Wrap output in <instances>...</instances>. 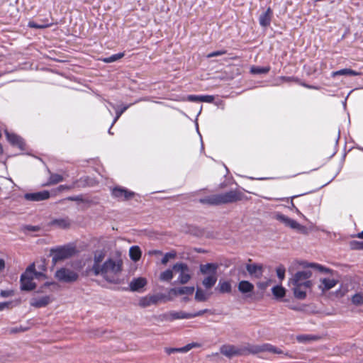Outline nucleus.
<instances>
[{
	"label": "nucleus",
	"mask_w": 363,
	"mask_h": 363,
	"mask_svg": "<svg viewBox=\"0 0 363 363\" xmlns=\"http://www.w3.org/2000/svg\"><path fill=\"white\" fill-rule=\"evenodd\" d=\"M105 254L101 251H96L94 254V264L91 267V270L93 271L94 274L96 272V268L99 267L100 268L103 263L102 261L104 259Z\"/></svg>",
	"instance_id": "5701e85b"
},
{
	"label": "nucleus",
	"mask_w": 363,
	"mask_h": 363,
	"mask_svg": "<svg viewBox=\"0 0 363 363\" xmlns=\"http://www.w3.org/2000/svg\"><path fill=\"white\" fill-rule=\"evenodd\" d=\"M246 350L249 352V353L252 354H257L264 352L278 354H284V352L281 349L269 343L259 345H249L246 346Z\"/></svg>",
	"instance_id": "0eeeda50"
},
{
	"label": "nucleus",
	"mask_w": 363,
	"mask_h": 363,
	"mask_svg": "<svg viewBox=\"0 0 363 363\" xmlns=\"http://www.w3.org/2000/svg\"><path fill=\"white\" fill-rule=\"evenodd\" d=\"M63 181V177L60 174H52L50 177V179L48 183L45 184L46 186L52 185L57 184L60 182Z\"/></svg>",
	"instance_id": "2f4dec72"
},
{
	"label": "nucleus",
	"mask_w": 363,
	"mask_h": 363,
	"mask_svg": "<svg viewBox=\"0 0 363 363\" xmlns=\"http://www.w3.org/2000/svg\"><path fill=\"white\" fill-rule=\"evenodd\" d=\"M199 346L200 345L198 343H194V342L190 343V344L186 345L184 347L177 348V352L185 353V352H189L191 349H193L194 347H199Z\"/></svg>",
	"instance_id": "58836bf2"
},
{
	"label": "nucleus",
	"mask_w": 363,
	"mask_h": 363,
	"mask_svg": "<svg viewBox=\"0 0 363 363\" xmlns=\"http://www.w3.org/2000/svg\"><path fill=\"white\" fill-rule=\"evenodd\" d=\"M285 272L286 269L283 265H279L276 269L277 275L281 281L285 278Z\"/></svg>",
	"instance_id": "79ce46f5"
},
{
	"label": "nucleus",
	"mask_w": 363,
	"mask_h": 363,
	"mask_svg": "<svg viewBox=\"0 0 363 363\" xmlns=\"http://www.w3.org/2000/svg\"><path fill=\"white\" fill-rule=\"evenodd\" d=\"M128 106H125L123 108L121 111H118L116 112V117L113 120V123H116V121L119 118V117L121 116V114L128 108Z\"/></svg>",
	"instance_id": "603ef678"
},
{
	"label": "nucleus",
	"mask_w": 363,
	"mask_h": 363,
	"mask_svg": "<svg viewBox=\"0 0 363 363\" xmlns=\"http://www.w3.org/2000/svg\"><path fill=\"white\" fill-rule=\"evenodd\" d=\"M48 24H38L33 21H30L28 23V26L30 28H38V29H43L45 28L48 27Z\"/></svg>",
	"instance_id": "c03bdc74"
},
{
	"label": "nucleus",
	"mask_w": 363,
	"mask_h": 363,
	"mask_svg": "<svg viewBox=\"0 0 363 363\" xmlns=\"http://www.w3.org/2000/svg\"><path fill=\"white\" fill-rule=\"evenodd\" d=\"M25 229H26L27 230H29V231L35 232V231H38L39 230V227H38V226H33V225H27V226L25 227Z\"/></svg>",
	"instance_id": "864d4df0"
},
{
	"label": "nucleus",
	"mask_w": 363,
	"mask_h": 363,
	"mask_svg": "<svg viewBox=\"0 0 363 363\" xmlns=\"http://www.w3.org/2000/svg\"><path fill=\"white\" fill-rule=\"evenodd\" d=\"M207 311H208L207 309H204V310H202V311H198L196 313H189V315H190L189 318H195V317H197V316H201L203 314H204L206 312H207Z\"/></svg>",
	"instance_id": "de8ad7c7"
},
{
	"label": "nucleus",
	"mask_w": 363,
	"mask_h": 363,
	"mask_svg": "<svg viewBox=\"0 0 363 363\" xmlns=\"http://www.w3.org/2000/svg\"><path fill=\"white\" fill-rule=\"evenodd\" d=\"M270 69L269 67H251L250 72L251 73L254 74H266L267 73Z\"/></svg>",
	"instance_id": "f704fd0d"
},
{
	"label": "nucleus",
	"mask_w": 363,
	"mask_h": 363,
	"mask_svg": "<svg viewBox=\"0 0 363 363\" xmlns=\"http://www.w3.org/2000/svg\"><path fill=\"white\" fill-rule=\"evenodd\" d=\"M129 255L131 259L136 262L140 259L141 257V250L138 246H133L130 248Z\"/></svg>",
	"instance_id": "a878e982"
},
{
	"label": "nucleus",
	"mask_w": 363,
	"mask_h": 363,
	"mask_svg": "<svg viewBox=\"0 0 363 363\" xmlns=\"http://www.w3.org/2000/svg\"><path fill=\"white\" fill-rule=\"evenodd\" d=\"M242 194L237 191H230L224 194L211 195L201 199L203 203L220 205L236 202L242 199Z\"/></svg>",
	"instance_id": "20e7f679"
},
{
	"label": "nucleus",
	"mask_w": 363,
	"mask_h": 363,
	"mask_svg": "<svg viewBox=\"0 0 363 363\" xmlns=\"http://www.w3.org/2000/svg\"><path fill=\"white\" fill-rule=\"evenodd\" d=\"M176 257L175 252H167L166 253L161 260L162 264H167L170 259H174Z\"/></svg>",
	"instance_id": "a19ab883"
},
{
	"label": "nucleus",
	"mask_w": 363,
	"mask_h": 363,
	"mask_svg": "<svg viewBox=\"0 0 363 363\" xmlns=\"http://www.w3.org/2000/svg\"><path fill=\"white\" fill-rule=\"evenodd\" d=\"M51 302L50 296H43L40 297H33L30 301V304L35 308H42L48 305Z\"/></svg>",
	"instance_id": "4468645a"
},
{
	"label": "nucleus",
	"mask_w": 363,
	"mask_h": 363,
	"mask_svg": "<svg viewBox=\"0 0 363 363\" xmlns=\"http://www.w3.org/2000/svg\"><path fill=\"white\" fill-rule=\"evenodd\" d=\"M216 281V274H210L203 279L202 284L206 289H211L215 285Z\"/></svg>",
	"instance_id": "393cba45"
},
{
	"label": "nucleus",
	"mask_w": 363,
	"mask_h": 363,
	"mask_svg": "<svg viewBox=\"0 0 363 363\" xmlns=\"http://www.w3.org/2000/svg\"><path fill=\"white\" fill-rule=\"evenodd\" d=\"M165 352H166L168 354H171L172 353H174V352H177V348L166 347V348H165Z\"/></svg>",
	"instance_id": "6e6d98bb"
},
{
	"label": "nucleus",
	"mask_w": 363,
	"mask_h": 363,
	"mask_svg": "<svg viewBox=\"0 0 363 363\" xmlns=\"http://www.w3.org/2000/svg\"><path fill=\"white\" fill-rule=\"evenodd\" d=\"M207 298L208 295L206 293L201 289H197L195 294V299L198 301H205Z\"/></svg>",
	"instance_id": "c9c22d12"
},
{
	"label": "nucleus",
	"mask_w": 363,
	"mask_h": 363,
	"mask_svg": "<svg viewBox=\"0 0 363 363\" xmlns=\"http://www.w3.org/2000/svg\"><path fill=\"white\" fill-rule=\"evenodd\" d=\"M55 276L60 281L65 283L74 282L79 278V274L77 272L65 267L57 270Z\"/></svg>",
	"instance_id": "6e6552de"
},
{
	"label": "nucleus",
	"mask_w": 363,
	"mask_h": 363,
	"mask_svg": "<svg viewBox=\"0 0 363 363\" xmlns=\"http://www.w3.org/2000/svg\"><path fill=\"white\" fill-rule=\"evenodd\" d=\"M357 237L358 238H360V239H363V231L361 232V233H359L357 235Z\"/></svg>",
	"instance_id": "680f3d73"
},
{
	"label": "nucleus",
	"mask_w": 363,
	"mask_h": 363,
	"mask_svg": "<svg viewBox=\"0 0 363 363\" xmlns=\"http://www.w3.org/2000/svg\"><path fill=\"white\" fill-rule=\"evenodd\" d=\"M18 330L16 329H13L12 332H17Z\"/></svg>",
	"instance_id": "338daca9"
},
{
	"label": "nucleus",
	"mask_w": 363,
	"mask_h": 363,
	"mask_svg": "<svg viewBox=\"0 0 363 363\" xmlns=\"http://www.w3.org/2000/svg\"><path fill=\"white\" fill-rule=\"evenodd\" d=\"M9 305H10V303H9V302L0 303V311H3L6 308L9 307Z\"/></svg>",
	"instance_id": "5fc2aeb1"
},
{
	"label": "nucleus",
	"mask_w": 363,
	"mask_h": 363,
	"mask_svg": "<svg viewBox=\"0 0 363 363\" xmlns=\"http://www.w3.org/2000/svg\"><path fill=\"white\" fill-rule=\"evenodd\" d=\"M1 296L2 297H9L13 295V291L11 290H3L0 293Z\"/></svg>",
	"instance_id": "09e8293b"
},
{
	"label": "nucleus",
	"mask_w": 363,
	"mask_h": 363,
	"mask_svg": "<svg viewBox=\"0 0 363 363\" xmlns=\"http://www.w3.org/2000/svg\"><path fill=\"white\" fill-rule=\"evenodd\" d=\"M311 276V271L306 269L296 272L289 279V284L292 285L294 295L296 298L303 300L306 297L307 291L313 286V282L309 279Z\"/></svg>",
	"instance_id": "f257e3e1"
},
{
	"label": "nucleus",
	"mask_w": 363,
	"mask_h": 363,
	"mask_svg": "<svg viewBox=\"0 0 363 363\" xmlns=\"http://www.w3.org/2000/svg\"><path fill=\"white\" fill-rule=\"evenodd\" d=\"M297 196H292V197H291V199H293L294 198H296V197H297Z\"/></svg>",
	"instance_id": "774afa93"
},
{
	"label": "nucleus",
	"mask_w": 363,
	"mask_h": 363,
	"mask_svg": "<svg viewBox=\"0 0 363 363\" xmlns=\"http://www.w3.org/2000/svg\"><path fill=\"white\" fill-rule=\"evenodd\" d=\"M178 291H179V288H174V289H170L169 293L172 294H174V296H179V294Z\"/></svg>",
	"instance_id": "4d7b16f0"
},
{
	"label": "nucleus",
	"mask_w": 363,
	"mask_h": 363,
	"mask_svg": "<svg viewBox=\"0 0 363 363\" xmlns=\"http://www.w3.org/2000/svg\"><path fill=\"white\" fill-rule=\"evenodd\" d=\"M352 246L355 249L363 250V242H353Z\"/></svg>",
	"instance_id": "8fccbe9b"
},
{
	"label": "nucleus",
	"mask_w": 363,
	"mask_h": 363,
	"mask_svg": "<svg viewBox=\"0 0 363 363\" xmlns=\"http://www.w3.org/2000/svg\"><path fill=\"white\" fill-rule=\"evenodd\" d=\"M123 262L121 259H108L104 262L100 268H96L94 275L103 277L107 281L116 282L122 271Z\"/></svg>",
	"instance_id": "f03ea898"
},
{
	"label": "nucleus",
	"mask_w": 363,
	"mask_h": 363,
	"mask_svg": "<svg viewBox=\"0 0 363 363\" xmlns=\"http://www.w3.org/2000/svg\"><path fill=\"white\" fill-rule=\"evenodd\" d=\"M187 99L190 101H194V102H199V101H200V96L189 95V96H188Z\"/></svg>",
	"instance_id": "3c124183"
},
{
	"label": "nucleus",
	"mask_w": 363,
	"mask_h": 363,
	"mask_svg": "<svg viewBox=\"0 0 363 363\" xmlns=\"http://www.w3.org/2000/svg\"><path fill=\"white\" fill-rule=\"evenodd\" d=\"M162 296L160 295H148L142 297L138 302V305L140 307L146 308L152 305L157 304L161 299Z\"/></svg>",
	"instance_id": "f8f14e48"
},
{
	"label": "nucleus",
	"mask_w": 363,
	"mask_h": 363,
	"mask_svg": "<svg viewBox=\"0 0 363 363\" xmlns=\"http://www.w3.org/2000/svg\"><path fill=\"white\" fill-rule=\"evenodd\" d=\"M173 271L178 274V282L181 284L188 283L191 279V271L188 265L183 262H177L173 266Z\"/></svg>",
	"instance_id": "423d86ee"
},
{
	"label": "nucleus",
	"mask_w": 363,
	"mask_h": 363,
	"mask_svg": "<svg viewBox=\"0 0 363 363\" xmlns=\"http://www.w3.org/2000/svg\"><path fill=\"white\" fill-rule=\"evenodd\" d=\"M173 272H174L173 269L172 270L167 269V270L164 271L160 275V280L164 281H171L174 276Z\"/></svg>",
	"instance_id": "473e14b6"
},
{
	"label": "nucleus",
	"mask_w": 363,
	"mask_h": 363,
	"mask_svg": "<svg viewBox=\"0 0 363 363\" xmlns=\"http://www.w3.org/2000/svg\"><path fill=\"white\" fill-rule=\"evenodd\" d=\"M275 218L277 220L280 221L281 223H284L286 226H288L291 229L296 230L298 232L303 234L308 233V230L306 227L299 224L295 220L291 219L285 215L277 213L276 214Z\"/></svg>",
	"instance_id": "1a4fd4ad"
},
{
	"label": "nucleus",
	"mask_w": 363,
	"mask_h": 363,
	"mask_svg": "<svg viewBox=\"0 0 363 363\" xmlns=\"http://www.w3.org/2000/svg\"><path fill=\"white\" fill-rule=\"evenodd\" d=\"M352 303L356 306H360L363 303V293H357L352 297Z\"/></svg>",
	"instance_id": "e433bc0d"
},
{
	"label": "nucleus",
	"mask_w": 363,
	"mask_h": 363,
	"mask_svg": "<svg viewBox=\"0 0 363 363\" xmlns=\"http://www.w3.org/2000/svg\"><path fill=\"white\" fill-rule=\"evenodd\" d=\"M50 197V193L48 191H43L35 193H29L25 195V199L29 201H43L48 199Z\"/></svg>",
	"instance_id": "dca6fc26"
},
{
	"label": "nucleus",
	"mask_w": 363,
	"mask_h": 363,
	"mask_svg": "<svg viewBox=\"0 0 363 363\" xmlns=\"http://www.w3.org/2000/svg\"><path fill=\"white\" fill-rule=\"evenodd\" d=\"M147 284V280L143 277H138L133 279L130 284L129 286L130 290L133 291H138L140 289L143 288Z\"/></svg>",
	"instance_id": "a211bd4d"
},
{
	"label": "nucleus",
	"mask_w": 363,
	"mask_h": 363,
	"mask_svg": "<svg viewBox=\"0 0 363 363\" xmlns=\"http://www.w3.org/2000/svg\"><path fill=\"white\" fill-rule=\"evenodd\" d=\"M155 252V253H158V254H161V252H160V251H157V252L156 251V252Z\"/></svg>",
	"instance_id": "69168bd1"
},
{
	"label": "nucleus",
	"mask_w": 363,
	"mask_h": 363,
	"mask_svg": "<svg viewBox=\"0 0 363 363\" xmlns=\"http://www.w3.org/2000/svg\"><path fill=\"white\" fill-rule=\"evenodd\" d=\"M296 340L299 342H308V341H311L312 340H314V337L311 336V335H298L296 337Z\"/></svg>",
	"instance_id": "37998d69"
},
{
	"label": "nucleus",
	"mask_w": 363,
	"mask_h": 363,
	"mask_svg": "<svg viewBox=\"0 0 363 363\" xmlns=\"http://www.w3.org/2000/svg\"><path fill=\"white\" fill-rule=\"evenodd\" d=\"M301 264L303 265V267H310L316 268L319 271H320L322 272H325V273H329L331 272V270L330 269L325 268L323 266H321L318 264H315V263L308 264L306 262H303V263H301Z\"/></svg>",
	"instance_id": "7c9ffc66"
},
{
	"label": "nucleus",
	"mask_w": 363,
	"mask_h": 363,
	"mask_svg": "<svg viewBox=\"0 0 363 363\" xmlns=\"http://www.w3.org/2000/svg\"><path fill=\"white\" fill-rule=\"evenodd\" d=\"M268 286V283H261L259 284V287L261 289H265Z\"/></svg>",
	"instance_id": "052dcab7"
},
{
	"label": "nucleus",
	"mask_w": 363,
	"mask_h": 363,
	"mask_svg": "<svg viewBox=\"0 0 363 363\" xmlns=\"http://www.w3.org/2000/svg\"><path fill=\"white\" fill-rule=\"evenodd\" d=\"M214 100V97L211 95L200 96V101L211 103Z\"/></svg>",
	"instance_id": "a18cd8bd"
},
{
	"label": "nucleus",
	"mask_w": 363,
	"mask_h": 363,
	"mask_svg": "<svg viewBox=\"0 0 363 363\" xmlns=\"http://www.w3.org/2000/svg\"><path fill=\"white\" fill-rule=\"evenodd\" d=\"M238 288L242 294L252 293L254 291V285L248 281H241L238 283Z\"/></svg>",
	"instance_id": "4be33fe9"
},
{
	"label": "nucleus",
	"mask_w": 363,
	"mask_h": 363,
	"mask_svg": "<svg viewBox=\"0 0 363 363\" xmlns=\"http://www.w3.org/2000/svg\"><path fill=\"white\" fill-rule=\"evenodd\" d=\"M218 288L221 293H230L232 289L231 284L228 281L220 280Z\"/></svg>",
	"instance_id": "bb28decb"
},
{
	"label": "nucleus",
	"mask_w": 363,
	"mask_h": 363,
	"mask_svg": "<svg viewBox=\"0 0 363 363\" xmlns=\"http://www.w3.org/2000/svg\"><path fill=\"white\" fill-rule=\"evenodd\" d=\"M162 316L164 320L173 321L177 319H189L190 315H189V313H186L182 311H172L167 313H164Z\"/></svg>",
	"instance_id": "ddd939ff"
},
{
	"label": "nucleus",
	"mask_w": 363,
	"mask_h": 363,
	"mask_svg": "<svg viewBox=\"0 0 363 363\" xmlns=\"http://www.w3.org/2000/svg\"><path fill=\"white\" fill-rule=\"evenodd\" d=\"M272 291L273 295L277 298H281L286 294V289L280 285L274 286Z\"/></svg>",
	"instance_id": "cd10ccee"
},
{
	"label": "nucleus",
	"mask_w": 363,
	"mask_h": 363,
	"mask_svg": "<svg viewBox=\"0 0 363 363\" xmlns=\"http://www.w3.org/2000/svg\"><path fill=\"white\" fill-rule=\"evenodd\" d=\"M225 53H226L225 50L215 51V52H212L208 54L206 57L208 58H211V57H213L220 56Z\"/></svg>",
	"instance_id": "49530a36"
},
{
	"label": "nucleus",
	"mask_w": 363,
	"mask_h": 363,
	"mask_svg": "<svg viewBox=\"0 0 363 363\" xmlns=\"http://www.w3.org/2000/svg\"><path fill=\"white\" fill-rule=\"evenodd\" d=\"M246 269L248 273L255 277L259 278L262 275V266L257 264H247Z\"/></svg>",
	"instance_id": "f3484780"
},
{
	"label": "nucleus",
	"mask_w": 363,
	"mask_h": 363,
	"mask_svg": "<svg viewBox=\"0 0 363 363\" xmlns=\"http://www.w3.org/2000/svg\"><path fill=\"white\" fill-rule=\"evenodd\" d=\"M5 267V262L4 259H0V271H2Z\"/></svg>",
	"instance_id": "13d9d810"
},
{
	"label": "nucleus",
	"mask_w": 363,
	"mask_h": 363,
	"mask_svg": "<svg viewBox=\"0 0 363 363\" xmlns=\"http://www.w3.org/2000/svg\"><path fill=\"white\" fill-rule=\"evenodd\" d=\"M272 17V11L268 8L259 17V22L261 26L267 27L270 25Z\"/></svg>",
	"instance_id": "6ab92c4d"
},
{
	"label": "nucleus",
	"mask_w": 363,
	"mask_h": 363,
	"mask_svg": "<svg viewBox=\"0 0 363 363\" xmlns=\"http://www.w3.org/2000/svg\"><path fill=\"white\" fill-rule=\"evenodd\" d=\"M134 194V192L122 187H116L112 191L113 196L122 201L131 199Z\"/></svg>",
	"instance_id": "9b49d317"
},
{
	"label": "nucleus",
	"mask_w": 363,
	"mask_h": 363,
	"mask_svg": "<svg viewBox=\"0 0 363 363\" xmlns=\"http://www.w3.org/2000/svg\"><path fill=\"white\" fill-rule=\"evenodd\" d=\"M58 189L60 191H62V190H65V189H69V187L67 186H65V185H60L59 187H58Z\"/></svg>",
	"instance_id": "bf43d9fd"
},
{
	"label": "nucleus",
	"mask_w": 363,
	"mask_h": 363,
	"mask_svg": "<svg viewBox=\"0 0 363 363\" xmlns=\"http://www.w3.org/2000/svg\"><path fill=\"white\" fill-rule=\"evenodd\" d=\"M218 269V264L213 263H208L206 264H201L200 266V271L203 274H216V270Z\"/></svg>",
	"instance_id": "b1692460"
},
{
	"label": "nucleus",
	"mask_w": 363,
	"mask_h": 363,
	"mask_svg": "<svg viewBox=\"0 0 363 363\" xmlns=\"http://www.w3.org/2000/svg\"><path fill=\"white\" fill-rule=\"evenodd\" d=\"M220 351L221 354L228 357L250 354L249 352L246 350V347L240 349L231 345H225L221 346Z\"/></svg>",
	"instance_id": "9d476101"
},
{
	"label": "nucleus",
	"mask_w": 363,
	"mask_h": 363,
	"mask_svg": "<svg viewBox=\"0 0 363 363\" xmlns=\"http://www.w3.org/2000/svg\"><path fill=\"white\" fill-rule=\"evenodd\" d=\"M301 264L303 265V267H310L316 268L319 271H320L322 272H325V273H329L331 272V270L330 269L325 268L323 266H321L318 264H315V263L308 264L306 262H303V263H301Z\"/></svg>",
	"instance_id": "c756f323"
},
{
	"label": "nucleus",
	"mask_w": 363,
	"mask_h": 363,
	"mask_svg": "<svg viewBox=\"0 0 363 363\" xmlns=\"http://www.w3.org/2000/svg\"><path fill=\"white\" fill-rule=\"evenodd\" d=\"M337 283V280L333 278H320L318 288L323 292H325L335 287Z\"/></svg>",
	"instance_id": "2eb2a0df"
},
{
	"label": "nucleus",
	"mask_w": 363,
	"mask_h": 363,
	"mask_svg": "<svg viewBox=\"0 0 363 363\" xmlns=\"http://www.w3.org/2000/svg\"><path fill=\"white\" fill-rule=\"evenodd\" d=\"M5 133L8 140L11 144L18 147L20 149L23 148L24 143L21 137L15 134L10 133L8 131H6Z\"/></svg>",
	"instance_id": "aec40b11"
},
{
	"label": "nucleus",
	"mask_w": 363,
	"mask_h": 363,
	"mask_svg": "<svg viewBox=\"0 0 363 363\" xmlns=\"http://www.w3.org/2000/svg\"><path fill=\"white\" fill-rule=\"evenodd\" d=\"M359 73L354 70L351 69H342L336 72H333L332 73L333 77H335L337 75H350V76H357Z\"/></svg>",
	"instance_id": "c85d7f7f"
},
{
	"label": "nucleus",
	"mask_w": 363,
	"mask_h": 363,
	"mask_svg": "<svg viewBox=\"0 0 363 363\" xmlns=\"http://www.w3.org/2000/svg\"><path fill=\"white\" fill-rule=\"evenodd\" d=\"M291 205L293 208H296V211L297 212V213L301 214L300 211L295 207L294 203L293 202L291 203Z\"/></svg>",
	"instance_id": "e2e57ef3"
},
{
	"label": "nucleus",
	"mask_w": 363,
	"mask_h": 363,
	"mask_svg": "<svg viewBox=\"0 0 363 363\" xmlns=\"http://www.w3.org/2000/svg\"><path fill=\"white\" fill-rule=\"evenodd\" d=\"M50 252L52 262L55 264L72 257L75 253V249L71 246H63L52 249Z\"/></svg>",
	"instance_id": "39448f33"
},
{
	"label": "nucleus",
	"mask_w": 363,
	"mask_h": 363,
	"mask_svg": "<svg viewBox=\"0 0 363 363\" xmlns=\"http://www.w3.org/2000/svg\"><path fill=\"white\" fill-rule=\"evenodd\" d=\"M50 225L58 228L66 229L69 228L71 222L68 218H62L52 220Z\"/></svg>",
	"instance_id": "412c9836"
},
{
	"label": "nucleus",
	"mask_w": 363,
	"mask_h": 363,
	"mask_svg": "<svg viewBox=\"0 0 363 363\" xmlns=\"http://www.w3.org/2000/svg\"><path fill=\"white\" fill-rule=\"evenodd\" d=\"M123 56H124V54L122 52H120V53L113 55L110 57H106V58L103 59V61L106 63H111V62H116V61L120 60Z\"/></svg>",
	"instance_id": "4c0bfd02"
},
{
	"label": "nucleus",
	"mask_w": 363,
	"mask_h": 363,
	"mask_svg": "<svg viewBox=\"0 0 363 363\" xmlns=\"http://www.w3.org/2000/svg\"><path fill=\"white\" fill-rule=\"evenodd\" d=\"M194 291V286H182L179 288V295H191Z\"/></svg>",
	"instance_id": "ea45409f"
},
{
	"label": "nucleus",
	"mask_w": 363,
	"mask_h": 363,
	"mask_svg": "<svg viewBox=\"0 0 363 363\" xmlns=\"http://www.w3.org/2000/svg\"><path fill=\"white\" fill-rule=\"evenodd\" d=\"M3 153V147L2 145L0 144V155Z\"/></svg>",
	"instance_id": "0e129e2a"
},
{
	"label": "nucleus",
	"mask_w": 363,
	"mask_h": 363,
	"mask_svg": "<svg viewBox=\"0 0 363 363\" xmlns=\"http://www.w3.org/2000/svg\"><path fill=\"white\" fill-rule=\"evenodd\" d=\"M59 286L56 282L51 281V282H45L41 287L39 291L44 292V289H49L50 291H54L57 290L58 289Z\"/></svg>",
	"instance_id": "72a5a7b5"
},
{
	"label": "nucleus",
	"mask_w": 363,
	"mask_h": 363,
	"mask_svg": "<svg viewBox=\"0 0 363 363\" xmlns=\"http://www.w3.org/2000/svg\"><path fill=\"white\" fill-rule=\"evenodd\" d=\"M45 278V274L42 272H37L35 264H32L26 268L21 277V289L31 291L36 287V284L33 281L34 279L41 281Z\"/></svg>",
	"instance_id": "7ed1b4c3"
}]
</instances>
